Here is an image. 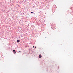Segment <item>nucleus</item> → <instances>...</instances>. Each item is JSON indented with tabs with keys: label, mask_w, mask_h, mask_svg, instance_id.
I'll return each mask as SVG.
<instances>
[{
	"label": "nucleus",
	"mask_w": 73,
	"mask_h": 73,
	"mask_svg": "<svg viewBox=\"0 0 73 73\" xmlns=\"http://www.w3.org/2000/svg\"><path fill=\"white\" fill-rule=\"evenodd\" d=\"M31 39H32V38H31Z\"/></svg>",
	"instance_id": "8"
},
{
	"label": "nucleus",
	"mask_w": 73,
	"mask_h": 73,
	"mask_svg": "<svg viewBox=\"0 0 73 73\" xmlns=\"http://www.w3.org/2000/svg\"><path fill=\"white\" fill-rule=\"evenodd\" d=\"M20 42V40H18L17 41V42Z\"/></svg>",
	"instance_id": "3"
},
{
	"label": "nucleus",
	"mask_w": 73,
	"mask_h": 73,
	"mask_svg": "<svg viewBox=\"0 0 73 73\" xmlns=\"http://www.w3.org/2000/svg\"><path fill=\"white\" fill-rule=\"evenodd\" d=\"M39 58H41L42 57V56H41V55L40 54L39 56Z\"/></svg>",
	"instance_id": "2"
},
{
	"label": "nucleus",
	"mask_w": 73,
	"mask_h": 73,
	"mask_svg": "<svg viewBox=\"0 0 73 73\" xmlns=\"http://www.w3.org/2000/svg\"><path fill=\"white\" fill-rule=\"evenodd\" d=\"M35 48H36V46H35Z\"/></svg>",
	"instance_id": "5"
},
{
	"label": "nucleus",
	"mask_w": 73,
	"mask_h": 73,
	"mask_svg": "<svg viewBox=\"0 0 73 73\" xmlns=\"http://www.w3.org/2000/svg\"><path fill=\"white\" fill-rule=\"evenodd\" d=\"M19 52H21V51H19Z\"/></svg>",
	"instance_id": "6"
},
{
	"label": "nucleus",
	"mask_w": 73,
	"mask_h": 73,
	"mask_svg": "<svg viewBox=\"0 0 73 73\" xmlns=\"http://www.w3.org/2000/svg\"><path fill=\"white\" fill-rule=\"evenodd\" d=\"M33 48H34V46H33Z\"/></svg>",
	"instance_id": "7"
},
{
	"label": "nucleus",
	"mask_w": 73,
	"mask_h": 73,
	"mask_svg": "<svg viewBox=\"0 0 73 73\" xmlns=\"http://www.w3.org/2000/svg\"><path fill=\"white\" fill-rule=\"evenodd\" d=\"M31 13H33V12H31Z\"/></svg>",
	"instance_id": "4"
},
{
	"label": "nucleus",
	"mask_w": 73,
	"mask_h": 73,
	"mask_svg": "<svg viewBox=\"0 0 73 73\" xmlns=\"http://www.w3.org/2000/svg\"><path fill=\"white\" fill-rule=\"evenodd\" d=\"M13 52H14V54H16V52L15 51V50H13Z\"/></svg>",
	"instance_id": "1"
},
{
	"label": "nucleus",
	"mask_w": 73,
	"mask_h": 73,
	"mask_svg": "<svg viewBox=\"0 0 73 73\" xmlns=\"http://www.w3.org/2000/svg\"><path fill=\"white\" fill-rule=\"evenodd\" d=\"M55 29V28L54 29Z\"/></svg>",
	"instance_id": "9"
}]
</instances>
